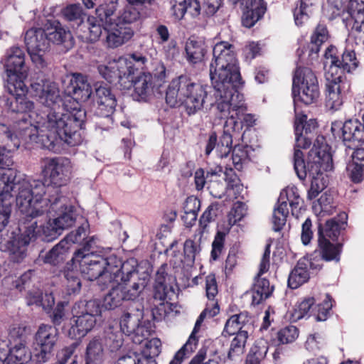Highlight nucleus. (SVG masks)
I'll list each match as a JSON object with an SVG mask.
<instances>
[{"mask_svg": "<svg viewBox=\"0 0 364 364\" xmlns=\"http://www.w3.org/2000/svg\"><path fill=\"white\" fill-rule=\"evenodd\" d=\"M43 173L45 177V182L42 181L45 186L43 196L48 193L49 198L50 194L55 195V189L59 191L60 196H63L60 187L65 185L70 179L69 160L63 158H46L43 160Z\"/></svg>", "mask_w": 364, "mask_h": 364, "instance_id": "obj_11", "label": "nucleus"}, {"mask_svg": "<svg viewBox=\"0 0 364 364\" xmlns=\"http://www.w3.org/2000/svg\"><path fill=\"white\" fill-rule=\"evenodd\" d=\"M123 332L118 326H109L105 331V344L111 352L119 350L123 344Z\"/></svg>", "mask_w": 364, "mask_h": 364, "instance_id": "obj_41", "label": "nucleus"}, {"mask_svg": "<svg viewBox=\"0 0 364 364\" xmlns=\"http://www.w3.org/2000/svg\"><path fill=\"white\" fill-rule=\"evenodd\" d=\"M241 126L232 119H227L224 125L223 134L218 144L217 150L218 156L227 157L232 150V138L239 134Z\"/></svg>", "mask_w": 364, "mask_h": 364, "instance_id": "obj_26", "label": "nucleus"}, {"mask_svg": "<svg viewBox=\"0 0 364 364\" xmlns=\"http://www.w3.org/2000/svg\"><path fill=\"white\" fill-rule=\"evenodd\" d=\"M294 168L300 180L308 176L311 178V187L308 192L310 199L315 198L326 187L322 171H331L333 168L331 155L326 149H312L306 164L302 151L296 150L293 156Z\"/></svg>", "mask_w": 364, "mask_h": 364, "instance_id": "obj_5", "label": "nucleus"}, {"mask_svg": "<svg viewBox=\"0 0 364 364\" xmlns=\"http://www.w3.org/2000/svg\"><path fill=\"white\" fill-rule=\"evenodd\" d=\"M208 189L210 193L217 198H222L228 191L225 182L218 179L210 180L208 183Z\"/></svg>", "mask_w": 364, "mask_h": 364, "instance_id": "obj_58", "label": "nucleus"}, {"mask_svg": "<svg viewBox=\"0 0 364 364\" xmlns=\"http://www.w3.org/2000/svg\"><path fill=\"white\" fill-rule=\"evenodd\" d=\"M107 46L117 48L128 41L134 35L129 26H119L112 21V25L105 31Z\"/></svg>", "mask_w": 364, "mask_h": 364, "instance_id": "obj_28", "label": "nucleus"}, {"mask_svg": "<svg viewBox=\"0 0 364 364\" xmlns=\"http://www.w3.org/2000/svg\"><path fill=\"white\" fill-rule=\"evenodd\" d=\"M144 318V306L141 302H132L121 318L119 328L128 336L133 335V341L141 343L150 336V330L141 324Z\"/></svg>", "mask_w": 364, "mask_h": 364, "instance_id": "obj_13", "label": "nucleus"}, {"mask_svg": "<svg viewBox=\"0 0 364 364\" xmlns=\"http://www.w3.org/2000/svg\"><path fill=\"white\" fill-rule=\"evenodd\" d=\"M218 205L217 203H212L201 215L199 220V230L200 235L206 231L208 224L215 220L218 210Z\"/></svg>", "mask_w": 364, "mask_h": 364, "instance_id": "obj_54", "label": "nucleus"}, {"mask_svg": "<svg viewBox=\"0 0 364 364\" xmlns=\"http://www.w3.org/2000/svg\"><path fill=\"white\" fill-rule=\"evenodd\" d=\"M115 274L113 282L122 287L127 301L138 299L149 282V274L139 272L137 261L131 258L122 262Z\"/></svg>", "mask_w": 364, "mask_h": 364, "instance_id": "obj_8", "label": "nucleus"}, {"mask_svg": "<svg viewBox=\"0 0 364 364\" xmlns=\"http://www.w3.org/2000/svg\"><path fill=\"white\" fill-rule=\"evenodd\" d=\"M12 205L7 201L0 203V250L9 252L12 262L20 263L27 255L28 245L36 236L37 222L27 223L30 216L22 215L18 228L21 232V235L13 230L5 228L12 210Z\"/></svg>", "mask_w": 364, "mask_h": 364, "instance_id": "obj_3", "label": "nucleus"}, {"mask_svg": "<svg viewBox=\"0 0 364 364\" xmlns=\"http://www.w3.org/2000/svg\"><path fill=\"white\" fill-rule=\"evenodd\" d=\"M316 0H300L299 7L294 11L295 23L302 26L309 18L312 12V7L316 4Z\"/></svg>", "mask_w": 364, "mask_h": 364, "instance_id": "obj_48", "label": "nucleus"}, {"mask_svg": "<svg viewBox=\"0 0 364 364\" xmlns=\"http://www.w3.org/2000/svg\"><path fill=\"white\" fill-rule=\"evenodd\" d=\"M116 6L113 4L100 5L95 10L96 16H89L87 20L89 35L87 41L90 43L97 41L102 31L105 32L107 29L112 25V21L115 20L114 12L116 11Z\"/></svg>", "mask_w": 364, "mask_h": 364, "instance_id": "obj_15", "label": "nucleus"}, {"mask_svg": "<svg viewBox=\"0 0 364 364\" xmlns=\"http://www.w3.org/2000/svg\"><path fill=\"white\" fill-rule=\"evenodd\" d=\"M166 101L171 107L183 105L189 115L200 110L205 102L210 106L215 105V100L207 97L205 87L186 75L171 81L166 91Z\"/></svg>", "mask_w": 364, "mask_h": 364, "instance_id": "obj_6", "label": "nucleus"}, {"mask_svg": "<svg viewBox=\"0 0 364 364\" xmlns=\"http://www.w3.org/2000/svg\"><path fill=\"white\" fill-rule=\"evenodd\" d=\"M31 85L40 102L50 108L48 112L53 110L60 112H68L63 107V100L55 82L48 80H41L39 82H33Z\"/></svg>", "mask_w": 364, "mask_h": 364, "instance_id": "obj_16", "label": "nucleus"}, {"mask_svg": "<svg viewBox=\"0 0 364 364\" xmlns=\"http://www.w3.org/2000/svg\"><path fill=\"white\" fill-rule=\"evenodd\" d=\"M74 311H76V314H83L96 318V316L101 314L100 301L95 299L80 301L75 304Z\"/></svg>", "mask_w": 364, "mask_h": 364, "instance_id": "obj_46", "label": "nucleus"}, {"mask_svg": "<svg viewBox=\"0 0 364 364\" xmlns=\"http://www.w3.org/2000/svg\"><path fill=\"white\" fill-rule=\"evenodd\" d=\"M8 103L9 109L11 112L23 114L21 117H19L17 122H21V119L25 117L26 119L27 112H32V110L34 108V104L33 102L28 100L24 95H19L17 94L16 97H11L10 99H8ZM29 122L28 120H27Z\"/></svg>", "mask_w": 364, "mask_h": 364, "instance_id": "obj_39", "label": "nucleus"}, {"mask_svg": "<svg viewBox=\"0 0 364 364\" xmlns=\"http://www.w3.org/2000/svg\"><path fill=\"white\" fill-rule=\"evenodd\" d=\"M63 14L67 21L73 22L77 26L83 22L85 16L80 4H71L66 6L63 11Z\"/></svg>", "mask_w": 364, "mask_h": 364, "instance_id": "obj_53", "label": "nucleus"}, {"mask_svg": "<svg viewBox=\"0 0 364 364\" xmlns=\"http://www.w3.org/2000/svg\"><path fill=\"white\" fill-rule=\"evenodd\" d=\"M85 117V112L82 110L74 113L53 110L47 114L43 122L37 121L38 126L33 125L23 117L24 126H19V134L26 144L34 142L43 149L55 151L61 141L70 146L75 145L77 132L82 129Z\"/></svg>", "mask_w": 364, "mask_h": 364, "instance_id": "obj_1", "label": "nucleus"}, {"mask_svg": "<svg viewBox=\"0 0 364 364\" xmlns=\"http://www.w3.org/2000/svg\"><path fill=\"white\" fill-rule=\"evenodd\" d=\"M124 301L127 299L122 287L117 284L104 297L103 306L106 309L112 310L120 306Z\"/></svg>", "mask_w": 364, "mask_h": 364, "instance_id": "obj_44", "label": "nucleus"}, {"mask_svg": "<svg viewBox=\"0 0 364 364\" xmlns=\"http://www.w3.org/2000/svg\"><path fill=\"white\" fill-rule=\"evenodd\" d=\"M45 193L44 184L39 180H21L15 169L0 171V203H13L14 196L16 206L22 215L36 216L45 210L41 196Z\"/></svg>", "mask_w": 364, "mask_h": 364, "instance_id": "obj_2", "label": "nucleus"}, {"mask_svg": "<svg viewBox=\"0 0 364 364\" xmlns=\"http://www.w3.org/2000/svg\"><path fill=\"white\" fill-rule=\"evenodd\" d=\"M167 268L168 265L163 264L156 273L154 296L160 301L171 299L174 294L172 286L167 283Z\"/></svg>", "mask_w": 364, "mask_h": 364, "instance_id": "obj_30", "label": "nucleus"}, {"mask_svg": "<svg viewBox=\"0 0 364 364\" xmlns=\"http://www.w3.org/2000/svg\"><path fill=\"white\" fill-rule=\"evenodd\" d=\"M289 193L283 191L278 199V205L274 208L272 214L273 230L276 232L280 231L285 225L287 218L289 215L288 202L291 207L298 204V202L289 199Z\"/></svg>", "mask_w": 364, "mask_h": 364, "instance_id": "obj_25", "label": "nucleus"}, {"mask_svg": "<svg viewBox=\"0 0 364 364\" xmlns=\"http://www.w3.org/2000/svg\"><path fill=\"white\" fill-rule=\"evenodd\" d=\"M73 318L70 331L78 337L85 336L92 329L96 323V318L83 314H77Z\"/></svg>", "mask_w": 364, "mask_h": 364, "instance_id": "obj_37", "label": "nucleus"}, {"mask_svg": "<svg viewBox=\"0 0 364 364\" xmlns=\"http://www.w3.org/2000/svg\"><path fill=\"white\" fill-rule=\"evenodd\" d=\"M65 92L80 102L87 101L92 95V90L87 77L80 73H72L63 80Z\"/></svg>", "mask_w": 364, "mask_h": 364, "instance_id": "obj_20", "label": "nucleus"}, {"mask_svg": "<svg viewBox=\"0 0 364 364\" xmlns=\"http://www.w3.org/2000/svg\"><path fill=\"white\" fill-rule=\"evenodd\" d=\"M20 127H23L24 124L21 119V122H16L14 129L16 134H14L9 127L5 124H0V146L7 147L9 149H17L22 138L20 136Z\"/></svg>", "mask_w": 364, "mask_h": 364, "instance_id": "obj_33", "label": "nucleus"}, {"mask_svg": "<svg viewBox=\"0 0 364 364\" xmlns=\"http://www.w3.org/2000/svg\"><path fill=\"white\" fill-rule=\"evenodd\" d=\"M342 246L343 245L341 243L334 245L331 243L328 239L318 237L320 253L322 259L326 261L335 260L338 262L340 260V253L342 250Z\"/></svg>", "mask_w": 364, "mask_h": 364, "instance_id": "obj_40", "label": "nucleus"}, {"mask_svg": "<svg viewBox=\"0 0 364 364\" xmlns=\"http://www.w3.org/2000/svg\"><path fill=\"white\" fill-rule=\"evenodd\" d=\"M24 77H20L19 75L11 76V80H14V82H9V90L12 95V97H16L17 94L19 95H24L27 92V87L24 82L22 81V78Z\"/></svg>", "mask_w": 364, "mask_h": 364, "instance_id": "obj_61", "label": "nucleus"}, {"mask_svg": "<svg viewBox=\"0 0 364 364\" xmlns=\"http://www.w3.org/2000/svg\"><path fill=\"white\" fill-rule=\"evenodd\" d=\"M131 75L132 86L134 87V97L136 100H146L153 93L155 86H161L166 75V68L161 65L157 68V73L153 76L151 73H143L139 75L135 79Z\"/></svg>", "mask_w": 364, "mask_h": 364, "instance_id": "obj_17", "label": "nucleus"}, {"mask_svg": "<svg viewBox=\"0 0 364 364\" xmlns=\"http://www.w3.org/2000/svg\"><path fill=\"white\" fill-rule=\"evenodd\" d=\"M70 247V245L67 240H62L48 252H41L39 255V259L46 264L58 265L63 263L68 258Z\"/></svg>", "mask_w": 364, "mask_h": 364, "instance_id": "obj_32", "label": "nucleus"}, {"mask_svg": "<svg viewBox=\"0 0 364 364\" xmlns=\"http://www.w3.org/2000/svg\"><path fill=\"white\" fill-rule=\"evenodd\" d=\"M328 38V32L325 25L318 24L311 38V48L310 52L318 53L320 50V46L326 42Z\"/></svg>", "mask_w": 364, "mask_h": 364, "instance_id": "obj_50", "label": "nucleus"}, {"mask_svg": "<svg viewBox=\"0 0 364 364\" xmlns=\"http://www.w3.org/2000/svg\"><path fill=\"white\" fill-rule=\"evenodd\" d=\"M200 251V247L192 240H186L183 245L184 262L187 265L194 263L196 256Z\"/></svg>", "mask_w": 364, "mask_h": 364, "instance_id": "obj_55", "label": "nucleus"}, {"mask_svg": "<svg viewBox=\"0 0 364 364\" xmlns=\"http://www.w3.org/2000/svg\"><path fill=\"white\" fill-rule=\"evenodd\" d=\"M307 268L308 259L304 258L297 262L289 276L288 285L290 288L296 289L309 280V274Z\"/></svg>", "mask_w": 364, "mask_h": 364, "instance_id": "obj_38", "label": "nucleus"}, {"mask_svg": "<svg viewBox=\"0 0 364 364\" xmlns=\"http://www.w3.org/2000/svg\"><path fill=\"white\" fill-rule=\"evenodd\" d=\"M115 20L113 21L116 24H119V26H128V25L136 22L140 18V12L134 7V6L128 5L127 6L122 12L117 16L114 14Z\"/></svg>", "mask_w": 364, "mask_h": 364, "instance_id": "obj_47", "label": "nucleus"}, {"mask_svg": "<svg viewBox=\"0 0 364 364\" xmlns=\"http://www.w3.org/2000/svg\"><path fill=\"white\" fill-rule=\"evenodd\" d=\"M104 359L105 353L101 343L98 339L93 338L86 348L85 364H101Z\"/></svg>", "mask_w": 364, "mask_h": 364, "instance_id": "obj_43", "label": "nucleus"}, {"mask_svg": "<svg viewBox=\"0 0 364 364\" xmlns=\"http://www.w3.org/2000/svg\"><path fill=\"white\" fill-rule=\"evenodd\" d=\"M292 92L294 100L305 105L316 102L320 96L317 77L309 68H299L293 77Z\"/></svg>", "mask_w": 364, "mask_h": 364, "instance_id": "obj_12", "label": "nucleus"}, {"mask_svg": "<svg viewBox=\"0 0 364 364\" xmlns=\"http://www.w3.org/2000/svg\"><path fill=\"white\" fill-rule=\"evenodd\" d=\"M185 50L187 60L192 64L202 62L206 53V46L204 41L194 37L188 39Z\"/></svg>", "mask_w": 364, "mask_h": 364, "instance_id": "obj_35", "label": "nucleus"}, {"mask_svg": "<svg viewBox=\"0 0 364 364\" xmlns=\"http://www.w3.org/2000/svg\"><path fill=\"white\" fill-rule=\"evenodd\" d=\"M25 54L19 48H13L5 63L6 71L9 77L15 75L26 77L27 68L25 65Z\"/></svg>", "mask_w": 364, "mask_h": 364, "instance_id": "obj_29", "label": "nucleus"}, {"mask_svg": "<svg viewBox=\"0 0 364 364\" xmlns=\"http://www.w3.org/2000/svg\"><path fill=\"white\" fill-rule=\"evenodd\" d=\"M54 194H50L49 198H44L43 194L41 196V201L45 204L44 211L36 215L33 218L29 217L27 223L29 221H37L36 218L45 214L46 213L55 212L58 216L53 219L54 225L63 232L64 230L72 227L76 220V215L74 213V208L70 205L66 197L59 195V191L55 190ZM39 232L38 225H37L36 234Z\"/></svg>", "mask_w": 364, "mask_h": 364, "instance_id": "obj_10", "label": "nucleus"}, {"mask_svg": "<svg viewBox=\"0 0 364 364\" xmlns=\"http://www.w3.org/2000/svg\"><path fill=\"white\" fill-rule=\"evenodd\" d=\"M58 340V330L52 326L41 324L36 333V341L40 346V353L37 354L38 362H46Z\"/></svg>", "mask_w": 364, "mask_h": 364, "instance_id": "obj_21", "label": "nucleus"}, {"mask_svg": "<svg viewBox=\"0 0 364 364\" xmlns=\"http://www.w3.org/2000/svg\"><path fill=\"white\" fill-rule=\"evenodd\" d=\"M213 54L210 76L213 95L221 96V94L237 87L241 81L240 73L233 45L226 41L219 42L213 47Z\"/></svg>", "mask_w": 364, "mask_h": 364, "instance_id": "obj_4", "label": "nucleus"}, {"mask_svg": "<svg viewBox=\"0 0 364 364\" xmlns=\"http://www.w3.org/2000/svg\"><path fill=\"white\" fill-rule=\"evenodd\" d=\"M79 263L81 274L88 280H97L100 285L107 286L113 282L122 260L116 256L104 257L93 252L82 256L80 252L73 258Z\"/></svg>", "mask_w": 364, "mask_h": 364, "instance_id": "obj_7", "label": "nucleus"}, {"mask_svg": "<svg viewBox=\"0 0 364 364\" xmlns=\"http://www.w3.org/2000/svg\"><path fill=\"white\" fill-rule=\"evenodd\" d=\"M89 224L87 221L84 222L75 231L71 232L63 240L72 243H79L80 245L87 239L89 234Z\"/></svg>", "mask_w": 364, "mask_h": 364, "instance_id": "obj_56", "label": "nucleus"}, {"mask_svg": "<svg viewBox=\"0 0 364 364\" xmlns=\"http://www.w3.org/2000/svg\"><path fill=\"white\" fill-rule=\"evenodd\" d=\"M197 345V338L194 336H190L188 341L183 346V348L179 350L175 355L173 359L170 362L169 364H181L183 357L185 355V353H191L196 348Z\"/></svg>", "mask_w": 364, "mask_h": 364, "instance_id": "obj_57", "label": "nucleus"}, {"mask_svg": "<svg viewBox=\"0 0 364 364\" xmlns=\"http://www.w3.org/2000/svg\"><path fill=\"white\" fill-rule=\"evenodd\" d=\"M25 43L31 59L38 69H44L48 63L45 57L49 50L50 43L44 29L33 28L28 30L25 34Z\"/></svg>", "mask_w": 364, "mask_h": 364, "instance_id": "obj_14", "label": "nucleus"}, {"mask_svg": "<svg viewBox=\"0 0 364 364\" xmlns=\"http://www.w3.org/2000/svg\"><path fill=\"white\" fill-rule=\"evenodd\" d=\"M340 77L326 84V106L332 110L338 109L343 103L341 87L336 81Z\"/></svg>", "mask_w": 364, "mask_h": 364, "instance_id": "obj_36", "label": "nucleus"}, {"mask_svg": "<svg viewBox=\"0 0 364 364\" xmlns=\"http://www.w3.org/2000/svg\"><path fill=\"white\" fill-rule=\"evenodd\" d=\"M248 338L247 330L238 332L231 342L228 353L230 360H234L241 356L245 352V344Z\"/></svg>", "mask_w": 364, "mask_h": 364, "instance_id": "obj_45", "label": "nucleus"}, {"mask_svg": "<svg viewBox=\"0 0 364 364\" xmlns=\"http://www.w3.org/2000/svg\"><path fill=\"white\" fill-rule=\"evenodd\" d=\"M232 4L240 3L245 7L242 16V25L252 27L264 14L266 4L263 0H228Z\"/></svg>", "mask_w": 364, "mask_h": 364, "instance_id": "obj_23", "label": "nucleus"}, {"mask_svg": "<svg viewBox=\"0 0 364 364\" xmlns=\"http://www.w3.org/2000/svg\"><path fill=\"white\" fill-rule=\"evenodd\" d=\"M270 245H267L259 264V270L255 277V282L252 288V304L258 305L269 298L274 290L270 287L269 280L260 278V276L267 272L269 268Z\"/></svg>", "mask_w": 364, "mask_h": 364, "instance_id": "obj_19", "label": "nucleus"}, {"mask_svg": "<svg viewBox=\"0 0 364 364\" xmlns=\"http://www.w3.org/2000/svg\"><path fill=\"white\" fill-rule=\"evenodd\" d=\"M7 364H28L31 359V353L23 343L16 345L6 355Z\"/></svg>", "mask_w": 364, "mask_h": 364, "instance_id": "obj_42", "label": "nucleus"}, {"mask_svg": "<svg viewBox=\"0 0 364 364\" xmlns=\"http://www.w3.org/2000/svg\"><path fill=\"white\" fill-rule=\"evenodd\" d=\"M42 232L48 241L52 240L58 237L62 234V231L54 225L53 220H49L45 225L42 226Z\"/></svg>", "mask_w": 364, "mask_h": 364, "instance_id": "obj_64", "label": "nucleus"}, {"mask_svg": "<svg viewBox=\"0 0 364 364\" xmlns=\"http://www.w3.org/2000/svg\"><path fill=\"white\" fill-rule=\"evenodd\" d=\"M93 97L98 105V114L112 121L110 117L115 111L117 100L110 87L107 85L96 83Z\"/></svg>", "mask_w": 364, "mask_h": 364, "instance_id": "obj_22", "label": "nucleus"}, {"mask_svg": "<svg viewBox=\"0 0 364 364\" xmlns=\"http://www.w3.org/2000/svg\"><path fill=\"white\" fill-rule=\"evenodd\" d=\"M342 136L345 145L353 149L352 144L364 141V125L357 119L346 121L342 127Z\"/></svg>", "mask_w": 364, "mask_h": 364, "instance_id": "obj_31", "label": "nucleus"}, {"mask_svg": "<svg viewBox=\"0 0 364 364\" xmlns=\"http://www.w3.org/2000/svg\"><path fill=\"white\" fill-rule=\"evenodd\" d=\"M331 64L337 68H342L344 71L350 72L358 66L355 54L353 50L346 51L343 53L341 59L331 56Z\"/></svg>", "mask_w": 364, "mask_h": 364, "instance_id": "obj_49", "label": "nucleus"}, {"mask_svg": "<svg viewBox=\"0 0 364 364\" xmlns=\"http://www.w3.org/2000/svg\"><path fill=\"white\" fill-rule=\"evenodd\" d=\"M65 286L69 295L78 294L81 289V280L78 273L74 270H67L64 273Z\"/></svg>", "mask_w": 364, "mask_h": 364, "instance_id": "obj_52", "label": "nucleus"}, {"mask_svg": "<svg viewBox=\"0 0 364 364\" xmlns=\"http://www.w3.org/2000/svg\"><path fill=\"white\" fill-rule=\"evenodd\" d=\"M317 127L316 119H311L307 120V116L305 114H298L296 116L294 122L295 134L304 133L306 135L311 133Z\"/></svg>", "mask_w": 364, "mask_h": 364, "instance_id": "obj_51", "label": "nucleus"}, {"mask_svg": "<svg viewBox=\"0 0 364 364\" xmlns=\"http://www.w3.org/2000/svg\"><path fill=\"white\" fill-rule=\"evenodd\" d=\"M339 219L336 218L326 222L323 226L318 227V237L329 238L336 240L340 234L341 229L346 224L348 215L346 213L339 215Z\"/></svg>", "mask_w": 364, "mask_h": 364, "instance_id": "obj_34", "label": "nucleus"}, {"mask_svg": "<svg viewBox=\"0 0 364 364\" xmlns=\"http://www.w3.org/2000/svg\"><path fill=\"white\" fill-rule=\"evenodd\" d=\"M348 13L354 20L350 33L360 42L364 43V0H350Z\"/></svg>", "mask_w": 364, "mask_h": 364, "instance_id": "obj_24", "label": "nucleus"}, {"mask_svg": "<svg viewBox=\"0 0 364 364\" xmlns=\"http://www.w3.org/2000/svg\"><path fill=\"white\" fill-rule=\"evenodd\" d=\"M33 270H28L23 273L16 282L15 287L20 291H27L33 287Z\"/></svg>", "mask_w": 364, "mask_h": 364, "instance_id": "obj_60", "label": "nucleus"}, {"mask_svg": "<svg viewBox=\"0 0 364 364\" xmlns=\"http://www.w3.org/2000/svg\"><path fill=\"white\" fill-rule=\"evenodd\" d=\"M347 171L354 183H360L364 176V165L349 162L347 166Z\"/></svg>", "mask_w": 364, "mask_h": 364, "instance_id": "obj_63", "label": "nucleus"}, {"mask_svg": "<svg viewBox=\"0 0 364 364\" xmlns=\"http://www.w3.org/2000/svg\"><path fill=\"white\" fill-rule=\"evenodd\" d=\"M215 97V106L221 114V117L232 119L237 124L250 127L255 122L254 116L247 114V107L245 103L244 96L236 89L221 94V96Z\"/></svg>", "mask_w": 364, "mask_h": 364, "instance_id": "obj_9", "label": "nucleus"}, {"mask_svg": "<svg viewBox=\"0 0 364 364\" xmlns=\"http://www.w3.org/2000/svg\"><path fill=\"white\" fill-rule=\"evenodd\" d=\"M99 71L109 83L117 82L124 90L132 87L131 75H134V68L132 65H128L124 59H120L109 66H100Z\"/></svg>", "mask_w": 364, "mask_h": 364, "instance_id": "obj_18", "label": "nucleus"}, {"mask_svg": "<svg viewBox=\"0 0 364 364\" xmlns=\"http://www.w3.org/2000/svg\"><path fill=\"white\" fill-rule=\"evenodd\" d=\"M247 159V150L240 146H235L232 149V164L235 166V168L237 170H241L242 168V164Z\"/></svg>", "mask_w": 364, "mask_h": 364, "instance_id": "obj_62", "label": "nucleus"}, {"mask_svg": "<svg viewBox=\"0 0 364 364\" xmlns=\"http://www.w3.org/2000/svg\"><path fill=\"white\" fill-rule=\"evenodd\" d=\"M45 31L49 40V43L52 42L57 45H64L66 48H72L74 45L70 31L63 26L58 21L50 22Z\"/></svg>", "mask_w": 364, "mask_h": 364, "instance_id": "obj_27", "label": "nucleus"}, {"mask_svg": "<svg viewBox=\"0 0 364 364\" xmlns=\"http://www.w3.org/2000/svg\"><path fill=\"white\" fill-rule=\"evenodd\" d=\"M299 332L296 326H289L278 332V340L282 344H287L294 341L298 337Z\"/></svg>", "mask_w": 364, "mask_h": 364, "instance_id": "obj_59", "label": "nucleus"}]
</instances>
